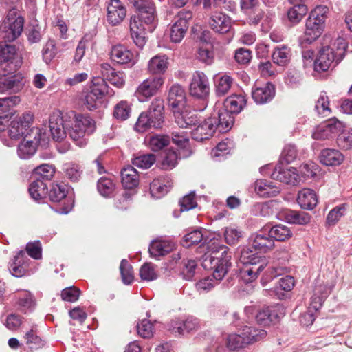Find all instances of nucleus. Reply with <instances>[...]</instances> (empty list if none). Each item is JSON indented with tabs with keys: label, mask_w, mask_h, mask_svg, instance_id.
Returning a JSON list of instances; mask_svg holds the SVG:
<instances>
[{
	"label": "nucleus",
	"mask_w": 352,
	"mask_h": 352,
	"mask_svg": "<svg viewBox=\"0 0 352 352\" xmlns=\"http://www.w3.org/2000/svg\"><path fill=\"white\" fill-rule=\"evenodd\" d=\"M173 142L177 144L179 148V155L182 157H188L192 154V151L189 146V138L184 132H173L172 133Z\"/></svg>",
	"instance_id": "cd10ccee"
},
{
	"label": "nucleus",
	"mask_w": 352,
	"mask_h": 352,
	"mask_svg": "<svg viewBox=\"0 0 352 352\" xmlns=\"http://www.w3.org/2000/svg\"><path fill=\"white\" fill-rule=\"evenodd\" d=\"M287 12V16L289 21L293 23L296 24L299 23L302 19L307 14L308 9L305 4L298 3V0Z\"/></svg>",
	"instance_id": "58836bf2"
},
{
	"label": "nucleus",
	"mask_w": 352,
	"mask_h": 352,
	"mask_svg": "<svg viewBox=\"0 0 352 352\" xmlns=\"http://www.w3.org/2000/svg\"><path fill=\"white\" fill-rule=\"evenodd\" d=\"M188 28L183 27L181 23L175 21L171 28L170 39L173 42L179 43L184 38Z\"/></svg>",
	"instance_id": "e2e57ef3"
},
{
	"label": "nucleus",
	"mask_w": 352,
	"mask_h": 352,
	"mask_svg": "<svg viewBox=\"0 0 352 352\" xmlns=\"http://www.w3.org/2000/svg\"><path fill=\"white\" fill-rule=\"evenodd\" d=\"M148 146L153 151H158L170 143V138L165 135H153L148 140Z\"/></svg>",
	"instance_id": "37998d69"
},
{
	"label": "nucleus",
	"mask_w": 352,
	"mask_h": 352,
	"mask_svg": "<svg viewBox=\"0 0 352 352\" xmlns=\"http://www.w3.org/2000/svg\"><path fill=\"white\" fill-rule=\"evenodd\" d=\"M175 248V244L169 241L153 240L149 246V253L153 257L164 256L170 252Z\"/></svg>",
	"instance_id": "412c9836"
},
{
	"label": "nucleus",
	"mask_w": 352,
	"mask_h": 352,
	"mask_svg": "<svg viewBox=\"0 0 352 352\" xmlns=\"http://www.w3.org/2000/svg\"><path fill=\"white\" fill-rule=\"evenodd\" d=\"M342 127L341 122L336 119H331L315 127L311 137L318 141L329 140L338 133Z\"/></svg>",
	"instance_id": "9d476101"
},
{
	"label": "nucleus",
	"mask_w": 352,
	"mask_h": 352,
	"mask_svg": "<svg viewBox=\"0 0 352 352\" xmlns=\"http://www.w3.org/2000/svg\"><path fill=\"white\" fill-rule=\"evenodd\" d=\"M168 67V58L165 55H156L148 62V69L150 73L160 74L165 72Z\"/></svg>",
	"instance_id": "473e14b6"
},
{
	"label": "nucleus",
	"mask_w": 352,
	"mask_h": 352,
	"mask_svg": "<svg viewBox=\"0 0 352 352\" xmlns=\"http://www.w3.org/2000/svg\"><path fill=\"white\" fill-rule=\"evenodd\" d=\"M267 332L263 329H257L252 327L245 326L239 334L230 335L228 344L230 347L236 349L243 347L245 344L257 342L265 338Z\"/></svg>",
	"instance_id": "39448f33"
},
{
	"label": "nucleus",
	"mask_w": 352,
	"mask_h": 352,
	"mask_svg": "<svg viewBox=\"0 0 352 352\" xmlns=\"http://www.w3.org/2000/svg\"><path fill=\"white\" fill-rule=\"evenodd\" d=\"M67 195V188L60 184H54L50 192V197L52 201L58 202Z\"/></svg>",
	"instance_id": "338daca9"
},
{
	"label": "nucleus",
	"mask_w": 352,
	"mask_h": 352,
	"mask_svg": "<svg viewBox=\"0 0 352 352\" xmlns=\"http://www.w3.org/2000/svg\"><path fill=\"white\" fill-rule=\"evenodd\" d=\"M138 10H139L138 17L144 21V24H155L156 21L155 7L153 2L148 0Z\"/></svg>",
	"instance_id": "bb28decb"
},
{
	"label": "nucleus",
	"mask_w": 352,
	"mask_h": 352,
	"mask_svg": "<svg viewBox=\"0 0 352 352\" xmlns=\"http://www.w3.org/2000/svg\"><path fill=\"white\" fill-rule=\"evenodd\" d=\"M122 184L125 188L132 189L139 184V175L137 170L131 166L122 169L121 172Z\"/></svg>",
	"instance_id": "c85d7f7f"
},
{
	"label": "nucleus",
	"mask_w": 352,
	"mask_h": 352,
	"mask_svg": "<svg viewBox=\"0 0 352 352\" xmlns=\"http://www.w3.org/2000/svg\"><path fill=\"white\" fill-rule=\"evenodd\" d=\"M330 41L331 36L326 35L324 37V46L319 51L314 61V69L316 72H327L333 68L342 60L338 57L334 48L329 45Z\"/></svg>",
	"instance_id": "20e7f679"
},
{
	"label": "nucleus",
	"mask_w": 352,
	"mask_h": 352,
	"mask_svg": "<svg viewBox=\"0 0 352 352\" xmlns=\"http://www.w3.org/2000/svg\"><path fill=\"white\" fill-rule=\"evenodd\" d=\"M116 188L114 182L109 178L102 177L98 182V190L104 197L111 195Z\"/></svg>",
	"instance_id": "8fccbe9b"
},
{
	"label": "nucleus",
	"mask_w": 352,
	"mask_h": 352,
	"mask_svg": "<svg viewBox=\"0 0 352 352\" xmlns=\"http://www.w3.org/2000/svg\"><path fill=\"white\" fill-rule=\"evenodd\" d=\"M216 130V118H209L199 124L192 132V138L203 141L212 136Z\"/></svg>",
	"instance_id": "f3484780"
},
{
	"label": "nucleus",
	"mask_w": 352,
	"mask_h": 352,
	"mask_svg": "<svg viewBox=\"0 0 352 352\" xmlns=\"http://www.w3.org/2000/svg\"><path fill=\"white\" fill-rule=\"evenodd\" d=\"M34 121V114L30 111L23 112L21 116L13 118L8 130L9 137L12 140H19L25 135Z\"/></svg>",
	"instance_id": "1a4fd4ad"
},
{
	"label": "nucleus",
	"mask_w": 352,
	"mask_h": 352,
	"mask_svg": "<svg viewBox=\"0 0 352 352\" xmlns=\"http://www.w3.org/2000/svg\"><path fill=\"white\" fill-rule=\"evenodd\" d=\"M270 235L277 241H284L292 236V232L288 227L277 225L271 228Z\"/></svg>",
	"instance_id": "79ce46f5"
},
{
	"label": "nucleus",
	"mask_w": 352,
	"mask_h": 352,
	"mask_svg": "<svg viewBox=\"0 0 352 352\" xmlns=\"http://www.w3.org/2000/svg\"><path fill=\"white\" fill-rule=\"evenodd\" d=\"M168 102L173 114L186 108V96L184 89H170Z\"/></svg>",
	"instance_id": "a211bd4d"
},
{
	"label": "nucleus",
	"mask_w": 352,
	"mask_h": 352,
	"mask_svg": "<svg viewBox=\"0 0 352 352\" xmlns=\"http://www.w3.org/2000/svg\"><path fill=\"white\" fill-rule=\"evenodd\" d=\"M63 170L65 176L72 182L78 181L81 177L82 170L78 164L74 163L65 164Z\"/></svg>",
	"instance_id": "864d4df0"
},
{
	"label": "nucleus",
	"mask_w": 352,
	"mask_h": 352,
	"mask_svg": "<svg viewBox=\"0 0 352 352\" xmlns=\"http://www.w3.org/2000/svg\"><path fill=\"white\" fill-rule=\"evenodd\" d=\"M224 236L228 244H235L242 237V232L232 226L227 227L224 232Z\"/></svg>",
	"instance_id": "69168bd1"
},
{
	"label": "nucleus",
	"mask_w": 352,
	"mask_h": 352,
	"mask_svg": "<svg viewBox=\"0 0 352 352\" xmlns=\"http://www.w3.org/2000/svg\"><path fill=\"white\" fill-rule=\"evenodd\" d=\"M344 160L343 154L337 149L325 148L320 154V161L326 166H338Z\"/></svg>",
	"instance_id": "6ab92c4d"
},
{
	"label": "nucleus",
	"mask_w": 352,
	"mask_h": 352,
	"mask_svg": "<svg viewBox=\"0 0 352 352\" xmlns=\"http://www.w3.org/2000/svg\"><path fill=\"white\" fill-rule=\"evenodd\" d=\"M175 122L181 128H188L195 126L197 123V118L195 114L185 109L181 111H175L173 114Z\"/></svg>",
	"instance_id": "a878e982"
},
{
	"label": "nucleus",
	"mask_w": 352,
	"mask_h": 352,
	"mask_svg": "<svg viewBox=\"0 0 352 352\" xmlns=\"http://www.w3.org/2000/svg\"><path fill=\"white\" fill-rule=\"evenodd\" d=\"M17 56V50L14 45L0 43V63H12Z\"/></svg>",
	"instance_id": "a19ab883"
},
{
	"label": "nucleus",
	"mask_w": 352,
	"mask_h": 352,
	"mask_svg": "<svg viewBox=\"0 0 352 352\" xmlns=\"http://www.w3.org/2000/svg\"><path fill=\"white\" fill-rule=\"evenodd\" d=\"M55 171L56 169L53 165L45 164L37 166L34 170V174L38 178L50 180L54 177Z\"/></svg>",
	"instance_id": "603ef678"
},
{
	"label": "nucleus",
	"mask_w": 352,
	"mask_h": 352,
	"mask_svg": "<svg viewBox=\"0 0 352 352\" xmlns=\"http://www.w3.org/2000/svg\"><path fill=\"white\" fill-rule=\"evenodd\" d=\"M218 123L216 122V129L221 133H226L231 129L234 118L232 113L226 110H222L218 113Z\"/></svg>",
	"instance_id": "e433bc0d"
},
{
	"label": "nucleus",
	"mask_w": 352,
	"mask_h": 352,
	"mask_svg": "<svg viewBox=\"0 0 352 352\" xmlns=\"http://www.w3.org/2000/svg\"><path fill=\"white\" fill-rule=\"evenodd\" d=\"M207 76L201 72H195L192 75L190 88H208Z\"/></svg>",
	"instance_id": "bf43d9fd"
},
{
	"label": "nucleus",
	"mask_w": 352,
	"mask_h": 352,
	"mask_svg": "<svg viewBox=\"0 0 352 352\" xmlns=\"http://www.w3.org/2000/svg\"><path fill=\"white\" fill-rule=\"evenodd\" d=\"M49 127L54 140L60 141L65 137L67 131V127L69 124L66 120H64L59 111L54 112L50 117Z\"/></svg>",
	"instance_id": "ddd939ff"
},
{
	"label": "nucleus",
	"mask_w": 352,
	"mask_h": 352,
	"mask_svg": "<svg viewBox=\"0 0 352 352\" xmlns=\"http://www.w3.org/2000/svg\"><path fill=\"white\" fill-rule=\"evenodd\" d=\"M101 77H94L91 80V86L93 87H109L110 85L115 87H121L124 85V75L121 72H117L113 69L109 64L103 63L100 65Z\"/></svg>",
	"instance_id": "423d86ee"
},
{
	"label": "nucleus",
	"mask_w": 352,
	"mask_h": 352,
	"mask_svg": "<svg viewBox=\"0 0 352 352\" xmlns=\"http://www.w3.org/2000/svg\"><path fill=\"white\" fill-rule=\"evenodd\" d=\"M131 107L126 101H121L114 108L113 116L120 120H126L131 113Z\"/></svg>",
	"instance_id": "6e6d98bb"
},
{
	"label": "nucleus",
	"mask_w": 352,
	"mask_h": 352,
	"mask_svg": "<svg viewBox=\"0 0 352 352\" xmlns=\"http://www.w3.org/2000/svg\"><path fill=\"white\" fill-rule=\"evenodd\" d=\"M24 19L15 8L10 9L6 19L0 23V40L12 42L23 30Z\"/></svg>",
	"instance_id": "7ed1b4c3"
},
{
	"label": "nucleus",
	"mask_w": 352,
	"mask_h": 352,
	"mask_svg": "<svg viewBox=\"0 0 352 352\" xmlns=\"http://www.w3.org/2000/svg\"><path fill=\"white\" fill-rule=\"evenodd\" d=\"M24 339L25 344L31 349H37L44 345L43 341L37 336L33 327L25 333Z\"/></svg>",
	"instance_id": "49530a36"
},
{
	"label": "nucleus",
	"mask_w": 352,
	"mask_h": 352,
	"mask_svg": "<svg viewBox=\"0 0 352 352\" xmlns=\"http://www.w3.org/2000/svg\"><path fill=\"white\" fill-rule=\"evenodd\" d=\"M274 179L290 185H297L301 181L297 170L294 168L283 169L280 166H276L272 173Z\"/></svg>",
	"instance_id": "dca6fc26"
},
{
	"label": "nucleus",
	"mask_w": 352,
	"mask_h": 352,
	"mask_svg": "<svg viewBox=\"0 0 352 352\" xmlns=\"http://www.w3.org/2000/svg\"><path fill=\"white\" fill-rule=\"evenodd\" d=\"M254 190L257 195L263 197H271L280 192V188L272 182L259 179L254 183Z\"/></svg>",
	"instance_id": "5701e85b"
},
{
	"label": "nucleus",
	"mask_w": 352,
	"mask_h": 352,
	"mask_svg": "<svg viewBox=\"0 0 352 352\" xmlns=\"http://www.w3.org/2000/svg\"><path fill=\"white\" fill-rule=\"evenodd\" d=\"M199 327V321L197 318H188L185 321L176 322L175 326L173 327V331L179 335L184 336L196 331Z\"/></svg>",
	"instance_id": "72a5a7b5"
},
{
	"label": "nucleus",
	"mask_w": 352,
	"mask_h": 352,
	"mask_svg": "<svg viewBox=\"0 0 352 352\" xmlns=\"http://www.w3.org/2000/svg\"><path fill=\"white\" fill-rule=\"evenodd\" d=\"M274 246V241L270 236H267L263 234H258L250 244V252L249 254H252V250L259 252H267L271 250Z\"/></svg>",
	"instance_id": "b1692460"
},
{
	"label": "nucleus",
	"mask_w": 352,
	"mask_h": 352,
	"mask_svg": "<svg viewBox=\"0 0 352 352\" xmlns=\"http://www.w3.org/2000/svg\"><path fill=\"white\" fill-rule=\"evenodd\" d=\"M330 293V289L326 286L320 285L315 289L314 297L311 305L315 310H317L322 303L323 300Z\"/></svg>",
	"instance_id": "de8ad7c7"
},
{
	"label": "nucleus",
	"mask_w": 352,
	"mask_h": 352,
	"mask_svg": "<svg viewBox=\"0 0 352 352\" xmlns=\"http://www.w3.org/2000/svg\"><path fill=\"white\" fill-rule=\"evenodd\" d=\"M58 49L54 40H49L43 49L44 60L47 63L50 62L57 54Z\"/></svg>",
	"instance_id": "0e129e2a"
},
{
	"label": "nucleus",
	"mask_w": 352,
	"mask_h": 352,
	"mask_svg": "<svg viewBox=\"0 0 352 352\" xmlns=\"http://www.w3.org/2000/svg\"><path fill=\"white\" fill-rule=\"evenodd\" d=\"M45 136L39 128H32L24 140L18 146V155L22 159L28 158L34 154L36 146Z\"/></svg>",
	"instance_id": "6e6552de"
},
{
	"label": "nucleus",
	"mask_w": 352,
	"mask_h": 352,
	"mask_svg": "<svg viewBox=\"0 0 352 352\" xmlns=\"http://www.w3.org/2000/svg\"><path fill=\"white\" fill-rule=\"evenodd\" d=\"M252 98L258 104H263L272 100L274 96V89H252Z\"/></svg>",
	"instance_id": "a18cd8bd"
},
{
	"label": "nucleus",
	"mask_w": 352,
	"mask_h": 352,
	"mask_svg": "<svg viewBox=\"0 0 352 352\" xmlns=\"http://www.w3.org/2000/svg\"><path fill=\"white\" fill-rule=\"evenodd\" d=\"M283 315V308L281 306L267 307L258 311L256 315V320L261 325L269 326L278 321Z\"/></svg>",
	"instance_id": "9b49d317"
},
{
	"label": "nucleus",
	"mask_w": 352,
	"mask_h": 352,
	"mask_svg": "<svg viewBox=\"0 0 352 352\" xmlns=\"http://www.w3.org/2000/svg\"><path fill=\"white\" fill-rule=\"evenodd\" d=\"M321 34L317 28L314 29L306 25L304 34L299 38V43L302 47H306L307 45L314 43Z\"/></svg>",
	"instance_id": "c03bdc74"
},
{
	"label": "nucleus",
	"mask_w": 352,
	"mask_h": 352,
	"mask_svg": "<svg viewBox=\"0 0 352 352\" xmlns=\"http://www.w3.org/2000/svg\"><path fill=\"white\" fill-rule=\"evenodd\" d=\"M25 254L23 251H20L17 255L14 256L13 262L10 264V270L15 276H21L25 272V269L22 266Z\"/></svg>",
	"instance_id": "09e8293b"
},
{
	"label": "nucleus",
	"mask_w": 352,
	"mask_h": 352,
	"mask_svg": "<svg viewBox=\"0 0 352 352\" xmlns=\"http://www.w3.org/2000/svg\"><path fill=\"white\" fill-rule=\"evenodd\" d=\"M210 28L219 34L227 33L231 28V19L225 13L215 11L211 13L208 20Z\"/></svg>",
	"instance_id": "4468645a"
},
{
	"label": "nucleus",
	"mask_w": 352,
	"mask_h": 352,
	"mask_svg": "<svg viewBox=\"0 0 352 352\" xmlns=\"http://www.w3.org/2000/svg\"><path fill=\"white\" fill-rule=\"evenodd\" d=\"M245 97L241 95H232L225 100L224 106L226 111L230 113H239L245 105Z\"/></svg>",
	"instance_id": "f704fd0d"
},
{
	"label": "nucleus",
	"mask_w": 352,
	"mask_h": 352,
	"mask_svg": "<svg viewBox=\"0 0 352 352\" xmlns=\"http://www.w3.org/2000/svg\"><path fill=\"white\" fill-rule=\"evenodd\" d=\"M111 58L119 63L133 66L135 63V55L123 45H117L112 47L111 51Z\"/></svg>",
	"instance_id": "2eb2a0df"
},
{
	"label": "nucleus",
	"mask_w": 352,
	"mask_h": 352,
	"mask_svg": "<svg viewBox=\"0 0 352 352\" xmlns=\"http://www.w3.org/2000/svg\"><path fill=\"white\" fill-rule=\"evenodd\" d=\"M156 161V157L153 154L142 155L135 157L133 164L141 168H149Z\"/></svg>",
	"instance_id": "4d7b16f0"
},
{
	"label": "nucleus",
	"mask_w": 352,
	"mask_h": 352,
	"mask_svg": "<svg viewBox=\"0 0 352 352\" xmlns=\"http://www.w3.org/2000/svg\"><path fill=\"white\" fill-rule=\"evenodd\" d=\"M258 0H241V8L244 12L250 14L256 12L255 16L250 18V23L254 25L258 24L263 17L262 11L258 9Z\"/></svg>",
	"instance_id": "c756f323"
},
{
	"label": "nucleus",
	"mask_w": 352,
	"mask_h": 352,
	"mask_svg": "<svg viewBox=\"0 0 352 352\" xmlns=\"http://www.w3.org/2000/svg\"><path fill=\"white\" fill-rule=\"evenodd\" d=\"M164 104L160 99H156L151 104L148 112L151 120L153 123V127L159 128L164 122Z\"/></svg>",
	"instance_id": "393cba45"
},
{
	"label": "nucleus",
	"mask_w": 352,
	"mask_h": 352,
	"mask_svg": "<svg viewBox=\"0 0 352 352\" xmlns=\"http://www.w3.org/2000/svg\"><path fill=\"white\" fill-rule=\"evenodd\" d=\"M29 192L34 199L39 200L47 195L48 189L45 183L38 179L31 183Z\"/></svg>",
	"instance_id": "ea45409f"
},
{
	"label": "nucleus",
	"mask_w": 352,
	"mask_h": 352,
	"mask_svg": "<svg viewBox=\"0 0 352 352\" xmlns=\"http://www.w3.org/2000/svg\"><path fill=\"white\" fill-rule=\"evenodd\" d=\"M105 93L102 89H90L85 96L84 104L90 111L96 109L102 102Z\"/></svg>",
	"instance_id": "7c9ffc66"
},
{
	"label": "nucleus",
	"mask_w": 352,
	"mask_h": 352,
	"mask_svg": "<svg viewBox=\"0 0 352 352\" xmlns=\"http://www.w3.org/2000/svg\"><path fill=\"white\" fill-rule=\"evenodd\" d=\"M291 55V50L287 46H278L274 49L272 54V60L274 63L284 67L289 64Z\"/></svg>",
	"instance_id": "2f4dec72"
},
{
	"label": "nucleus",
	"mask_w": 352,
	"mask_h": 352,
	"mask_svg": "<svg viewBox=\"0 0 352 352\" xmlns=\"http://www.w3.org/2000/svg\"><path fill=\"white\" fill-rule=\"evenodd\" d=\"M96 129L94 120L88 116L75 115L71 125L67 127V131L69 137L79 146L87 144L85 137L91 134Z\"/></svg>",
	"instance_id": "f03ea898"
},
{
	"label": "nucleus",
	"mask_w": 352,
	"mask_h": 352,
	"mask_svg": "<svg viewBox=\"0 0 352 352\" xmlns=\"http://www.w3.org/2000/svg\"><path fill=\"white\" fill-rule=\"evenodd\" d=\"M177 160L178 155L177 152L173 150H169L166 153L165 156L162 161L161 167L165 170L172 169L176 166Z\"/></svg>",
	"instance_id": "052dcab7"
},
{
	"label": "nucleus",
	"mask_w": 352,
	"mask_h": 352,
	"mask_svg": "<svg viewBox=\"0 0 352 352\" xmlns=\"http://www.w3.org/2000/svg\"><path fill=\"white\" fill-rule=\"evenodd\" d=\"M204 238V235L200 230H196L192 231L184 237L183 245L186 248H189L191 245L200 243Z\"/></svg>",
	"instance_id": "680f3d73"
},
{
	"label": "nucleus",
	"mask_w": 352,
	"mask_h": 352,
	"mask_svg": "<svg viewBox=\"0 0 352 352\" xmlns=\"http://www.w3.org/2000/svg\"><path fill=\"white\" fill-rule=\"evenodd\" d=\"M297 202L302 208L312 210L318 204V197L313 190L303 188L298 194Z\"/></svg>",
	"instance_id": "aec40b11"
},
{
	"label": "nucleus",
	"mask_w": 352,
	"mask_h": 352,
	"mask_svg": "<svg viewBox=\"0 0 352 352\" xmlns=\"http://www.w3.org/2000/svg\"><path fill=\"white\" fill-rule=\"evenodd\" d=\"M283 215L285 221L289 223L306 225L310 221V216L305 212L287 210Z\"/></svg>",
	"instance_id": "4c0bfd02"
},
{
	"label": "nucleus",
	"mask_w": 352,
	"mask_h": 352,
	"mask_svg": "<svg viewBox=\"0 0 352 352\" xmlns=\"http://www.w3.org/2000/svg\"><path fill=\"white\" fill-rule=\"evenodd\" d=\"M243 256L244 258H247L245 262L250 263V267H245L241 272V276L246 283L252 282L256 279L258 275L267 266V260L256 254H249L248 252H243Z\"/></svg>",
	"instance_id": "0eeeda50"
},
{
	"label": "nucleus",
	"mask_w": 352,
	"mask_h": 352,
	"mask_svg": "<svg viewBox=\"0 0 352 352\" xmlns=\"http://www.w3.org/2000/svg\"><path fill=\"white\" fill-rule=\"evenodd\" d=\"M140 276L142 280L151 281L157 278L155 265L151 263H144L140 268Z\"/></svg>",
	"instance_id": "3c124183"
},
{
	"label": "nucleus",
	"mask_w": 352,
	"mask_h": 352,
	"mask_svg": "<svg viewBox=\"0 0 352 352\" xmlns=\"http://www.w3.org/2000/svg\"><path fill=\"white\" fill-rule=\"evenodd\" d=\"M208 249L210 254L205 255L202 266L206 270H213V278L220 280L226 276L231 265V254L228 253V247L221 245L218 240L211 241Z\"/></svg>",
	"instance_id": "f257e3e1"
},
{
	"label": "nucleus",
	"mask_w": 352,
	"mask_h": 352,
	"mask_svg": "<svg viewBox=\"0 0 352 352\" xmlns=\"http://www.w3.org/2000/svg\"><path fill=\"white\" fill-rule=\"evenodd\" d=\"M25 80L21 74H6L0 76V88H20L25 86Z\"/></svg>",
	"instance_id": "c9c22d12"
},
{
	"label": "nucleus",
	"mask_w": 352,
	"mask_h": 352,
	"mask_svg": "<svg viewBox=\"0 0 352 352\" xmlns=\"http://www.w3.org/2000/svg\"><path fill=\"white\" fill-rule=\"evenodd\" d=\"M120 270L123 283L124 284L131 283L134 278L133 268L127 260H122L120 265Z\"/></svg>",
	"instance_id": "5fc2aeb1"
},
{
	"label": "nucleus",
	"mask_w": 352,
	"mask_h": 352,
	"mask_svg": "<svg viewBox=\"0 0 352 352\" xmlns=\"http://www.w3.org/2000/svg\"><path fill=\"white\" fill-rule=\"evenodd\" d=\"M138 334L144 338H148L153 335V325L148 320H143L140 324H138Z\"/></svg>",
	"instance_id": "774afa93"
},
{
	"label": "nucleus",
	"mask_w": 352,
	"mask_h": 352,
	"mask_svg": "<svg viewBox=\"0 0 352 352\" xmlns=\"http://www.w3.org/2000/svg\"><path fill=\"white\" fill-rule=\"evenodd\" d=\"M172 186V182L167 177L155 179L150 185V192L153 197L160 198L166 195Z\"/></svg>",
	"instance_id": "4be33fe9"
},
{
	"label": "nucleus",
	"mask_w": 352,
	"mask_h": 352,
	"mask_svg": "<svg viewBox=\"0 0 352 352\" xmlns=\"http://www.w3.org/2000/svg\"><path fill=\"white\" fill-rule=\"evenodd\" d=\"M191 98L201 104V109H204L208 104L209 92L206 89H190Z\"/></svg>",
	"instance_id": "13d9d810"
},
{
	"label": "nucleus",
	"mask_w": 352,
	"mask_h": 352,
	"mask_svg": "<svg viewBox=\"0 0 352 352\" xmlns=\"http://www.w3.org/2000/svg\"><path fill=\"white\" fill-rule=\"evenodd\" d=\"M107 12V21L113 26L120 24L126 15V8L120 0H110Z\"/></svg>",
	"instance_id": "f8f14e48"
}]
</instances>
